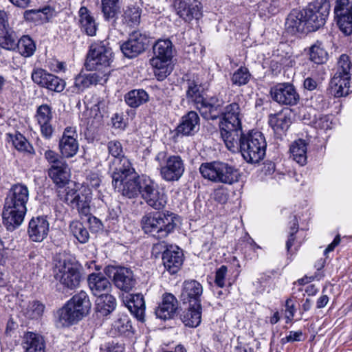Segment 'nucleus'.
<instances>
[{
    "label": "nucleus",
    "instance_id": "4468645a",
    "mask_svg": "<svg viewBox=\"0 0 352 352\" xmlns=\"http://www.w3.org/2000/svg\"><path fill=\"white\" fill-rule=\"evenodd\" d=\"M147 45V36L139 31H135L129 35L128 40L122 44L120 49L124 56L132 58L144 52Z\"/></svg>",
    "mask_w": 352,
    "mask_h": 352
},
{
    "label": "nucleus",
    "instance_id": "72a5a7b5",
    "mask_svg": "<svg viewBox=\"0 0 352 352\" xmlns=\"http://www.w3.org/2000/svg\"><path fill=\"white\" fill-rule=\"evenodd\" d=\"M113 281L118 289L126 292L131 290L135 284L133 272L126 267L116 270L113 275Z\"/></svg>",
    "mask_w": 352,
    "mask_h": 352
},
{
    "label": "nucleus",
    "instance_id": "6e6d98bb",
    "mask_svg": "<svg viewBox=\"0 0 352 352\" xmlns=\"http://www.w3.org/2000/svg\"><path fill=\"white\" fill-rule=\"evenodd\" d=\"M351 63L349 56L342 54L338 61L337 71L340 76L351 77Z\"/></svg>",
    "mask_w": 352,
    "mask_h": 352
},
{
    "label": "nucleus",
    "instance_id": "ddd939ff",
    "mask_svg": "<svg viewBox=\"0 0 352 352\" xmlns=\"http://www.w3.org/2000/svg\"><path fill=\"white\" fill-rule=\"evenodd\" d=\"M270 94L274 101L283 105H295L299 100L295 87L288 82L274 85L271 88Z\"/></svg>",
    "mask_w": 352,
    "mask_h": 352
},
{
    "label": "nucleus",
    "instance_id": "13d9d810",
    "mask_svg": "<svg viewBox=\"0 0 352 352\" xmlns=\"http://www.w3.org/2000/svg\"><path fill=\"white\" fill-rule=\"evenodd\" d=\"M50 12L49 7H45L43 9L28 10L24 12V17L26 20L32 21H38L44 20L47 18L46 15Z\"/></svg>",
    "mask_w": 352,
    "mask_h": 352
},
{
    "label": "nucleus",
    "instance_id": "f8f14e48",
    "mask_svg": "<svg viewBox=\"0 0 352 352\" xmlns=\"http://www.w3.org/2000/svg\"><path fill=\"white\" fill-rule=\"evenodd\" d=\"M335 17L340 30L345 34H352V0H336Z\"/></svg>",
    "mask_w": 352,
    "mask_h": 352
},
{
    "label": "nucleus",
    "instance_id": "79ce46f5",
    "mask_svg": "<svg viewBox=\"0 0 352 352\" xmlns=\"http://www.w3.org/2000/svg\"><path fill=\"white\" fill-rule=\"evenodd\" d=\"M96 306L97 312L101 316H105L116 309V300L109 294H103L97 297Z\"/></svg>",
    "mask_w": 352,
    "mask_h": 352
},
{
    "label": "nucleus",
    "instance_id": "5fc2aeb1",
    "mask_svg": "<svg viewBox=\"0 0 352 352\" xmlns=\"http://www.w3.org/2000/svg\"><path fill=\"white\" fill-rule=\"evenodd\" d=\"M131 329V322L126 315L120 316L112 324V330H114L118 334H124L129 332Z\"/></svg>",
    "mask_w": 352,
    "mask_h": 352
},
{
    "label": "nucleus",
    "instance_id": "7ed1b4c3",
    "mask_svg": "<svg viewBox=\"0 0 352 352\" xmlns=\"http://www.w3.org/2000/svg\"><path fill=\"white\" fill-rule=\"evenodd\" d=\"M221 115L223 120L219 125L221 137L228 150H236L242 131V114L239 104L233 102L226 106Z\"/></svg>",
    "mask_w": 352,
    "mask_h": 352
},
{
    "label": "nucleus",
    "instance_id": "412c9836",
    "mask_svg": "<svg viewBox=\"0 0 352 352\" xmlns=\"http://www.w3.org/2000/svg\"><path fill=\"white\" fill-rule=\"evenodd\" d=\"M26 211L4 204L2 218L7 230L12 231L18 228L23 223Z\"/></svg>",
    "mask_w": 352,
    "mask_h": 352
},
{
    "label": "nucleus",
    "instance_id": "3c124183",
    "mask_svg": "<svg viewBox=\"0 0 352 352\" xmlns=\"http://www.w3.org/2000/svg\"><path fill=\"white\" fill-rule=\"evenodd\" d=\"M120 8L119 0H102V11L106 19L114 18Z\"/></svg>",
    "mask_w": 352,
    "mask_h": 352
},
{
    "label": "nucleus",
    "instance_id": "49530a36",
    "mask_svg": "<svg viewBox=\"0 0 352 352\" xmlns=\"http://www.w3.org/2000/svg\"><path fill=\"white\" fill-rule=\"evenodd\" d=\"M122 21L130 27L138 25L140 22L141 9L135 6H128L124 11Z\"/></svg>",
    "mask_w": 352,
    "mask_h": 352
},
{
    "label": "nucleus",
    "instance_id": "20e7f679",
    "mask_svg": "<svg viewBox=\"0 0 352 352\" xmlns=\"http://www.w3.org/2000/svg\"><path fill=\"white\" fill-rule=\"evenodd\" d=\"M112 184L118 192L128 198H135L141 194L142 183L145 176L140 177L131 164L120 171L113 170Z\"/></svg>",
    "mask_w": 352,
    "mask_h": 352
},
{
    "label": "nucleus",
    "instance_id": "0eeeda50",
    "mask_svg": "<svg viewBox=\"0 0 352 352\" xmlns=\"http://www.w3.org/2000/svg\"><path fill=\"white\" fill-rule=\"evenodd\" d=\"M153 50L154 56L150 64L157 80H163L172 71L169 63L173 56V43L169 39H160L153 45Z\"/></svg>",
    "mask_w": 352,
    "mask_h": 352
},
{
    "label": "nucleus",
    "instance_id": "6e6552de",
    "mask_svg": "<svg viewBox=\"0 0 352 352\" xmlns=\"http://www.w3.org/2000/svg\"><path fill=\"white\" fill-rule=\"evenodd\" d=\"M158 164L161 178L167 182H177L185 172L184 160L179 155H168L165 151H160L155 157Z\"/></svg>",
    "mask_w": 352,
    "mask_h": 352
},
{
    "label": "nucleus",
    "instance_id": "4be33fe9",
    "mask_svg": "<svg viewBox=\"0 0 352 352\" xmlns=\"http://www.w3.org/2000/svg\"><path fill=\"white\" fill-rule=\"evenodd\" d=\"M107 80L106 73L92 72L87 74H79L75 78L73 92L80 93L91 85L102 84Z\"/></svg>",
    "mask_w": 352,
    "mask_h": 352
},
{
    "label": "nucleus",
    "instance_id": "b1692460",
    "mask_svg": "<svg viewBox=\"0 0 352 352\" xmlns=\"http://www.w3.org/2000/svg\"><path fill=\"white\" fill-rule=\"evenodd\" d=\"M268 123L275 134L281 138L288 130L291 123V112L289 110L282 111L269 116Z\"/></svg>",
    "mask_w": 352,
    "mask_h": 352
},
{
    "label": "nucleus",
    "instance_id": "09e8293b",
    "mask_svg": "<svg viewBox=\"0 0 352 352\" xmlns=\"http://www.w3.org/2000/svg\"><path fill=\"white\" fill-rule=\"evenodd\" d=\"M16 47L20 54L24 57L32 56L36 50L35 43L29 36H22L18 41Z\"/></svg>",
    "mask_w": 352,
    "mask_h": 352
},
{
    "label": "nucleus",
    "instance_id": "f03ea898",
    "mask_svg": "<svg viewBox=\"0 0 352 352\" xmlns=\"http://www.w3.org/2000/svg\"><path fill=\"white\" fill-rule=\"evenodd\" d=\"M179 217L170 211L150 212L141 219V227L146 234L157 239H164L173 232Z\"/></svg>",
    "mask_w": 352,
    "mask_h": 352
},
{
    "label": "nucleus",
    "instance_id": "a19ab883",
    "mask_svg": "<svg viewBox=\"0 0 352 352\" xmlns=\"http://www.w3.org/2000/svg\"><path fill=\"white\" fill-rule=\"evenodd\" d=\"M181 320L185 326L189 327H197L201 320V304H190L188 309L183 311L181 315Z\"/></svg>",
    "mask_w": 352,
    "mask_h": 352
},
{
    "label": "nucleus",
    "instance_id": "a878e982",
    "mask_svg": "<svg viewBox=\"0 0 352 352\" xmlns=\"http://www.w3.org/2000/svg\"><path fill=\"white\" fill-rule=\"evenodd\" d=\"M78 23L82 32L89 36L96 35L98 24L91 12L85 6L78 11Z\"/></svg>",
    "mask_w": 352,
    "mask_h": 352
},
{
    "label": "nucleus",
    "instance_id": "9d476101",
    "mask_svg": "<svg viewBox=\"0 0 352 352\" xmlns=\"http://www.w3.org/2000/svg\"><path fill=\"white\" fill-rule=\"evenodd\" d=\"M112 58V52L109 47L102 43L94 44L91 46L89 53L86 60V67L89 70H95L96 72L107 73L108 67Z\"/></svg>",
    "mask_w": 352,
    "mask_h": 352
},
{
    "label": "nucleus",
    "instance_id": "c756f323",
    "mask_svg": "<svg viewBox=\"0 0 352 352\" xmlns=\"http://www.w3.org/2000/svg\"><path fill=\"white\" fill-rule=\"evenodd\" d=\"M89 287L94 296L109 294L111 284L109 279L100 273L91 274L87 278Z\"/></svg>",
    "mask_w": 352,
    "mask_h": 352
},
{
    "label": "nucleus",
    "instance_id": "2f4dec72",
    "mask_svg": "<svg viewBox=\"0 0 352 352\" xmlns=\"http://www.w3.org/2000/svg\"><path fill=\"white\" fill-rule=\"evenodd\" d=\"M162 261L165 269L170 274L178 272L183 263V254L179 248L167 249L162 255Z\"/></svg>",
    "mask_w": 352,
    "mask_h": 352
},
{
    "label": "nucleus",
    "instance_id": "f257e3e1",
    "mask_svg": "<svg viewBox=\"0 0 352 352\" xmlns=\"http://www.w3.org/2000/svg\"><path fill=\"white\" fill-rule=\"evenodd\" d=\"M52 274L56 281L69 289L79 287L82 280L80 264L72 255L65 251L55 254Z\"/></svg>",
    "mask_w": 352,
    "mask_h": 352
},
{
    "label": "nucleus",
    "instance_id": "cd10ccee",
    "mask_svg": "<svg viewBox=\"0 0 352 352\" xmlns=\"http://www.w3.org/2000/svg\"><path fill=\"white\" fill-rule=\"evenodd\" d=\"M199 117L195 111H189L182 116L177 128V133L186 136L193 135L199 129Z\"/></svg>",
    "mask_w": 352,
    "mask_h": 352
},
{
    "label": "nucleus",
    "instance_id": "393cba45",
    "mask_svg": "<svg viewBox=\"0 0 352 352\" xmlns=\"http://www.w3.org/2000/svg\"><path fill=\"white\" fill-rule=\"evenodd\" d=\"M36 120L40 125L41 134L47 139L51 138L53 133L52 126V111L47 104H42L37 108L36 113Z\"/></svg>",
    "mask_w": 352,
    "mask_h": 352
},
{
    "label": "nucleus",
    "instance_id": "ea45409f",
    "mask_svg": "<svg viewBox=\"0 0 352 352\" xmlns=\"http://www.w3.org/2000/svg\"><path fill=\"white\" fill-rule=\"evenodd\" d=\"M22 345L25 352H45L43 337L32 332L24 335Z\"/></svg>",
    "mask_w": 352,
    "mask_h": 352
},
{
    "label": "nucleus",
    "instance_id": "1a4fd4ad",
    "mask_svg": "<svg viewBox=\"0 0 352 352\" xmlns=\"http://www.w3.org/2000/svg\"><path fill=\"white\" fill-rule=\"evenodd\" d=\"M330 9L329 0H316L303 9L308 32H315L325 24Z\"/></svg>",
    "mask_w": 352,
    "mask_h": 352
},
{
    "label": "nucleus",
    "instance_id": "473e14b6",
    "mask_svg": "<svg viewBox=\"0 0 352 352\" xmlns=\"http://www.w3.org/2000/svg\"><path fill=\"white\" fill-rule=\"evenodd\" d=\"M286 26L292 34L309 32L303 10H294L289 14Z\"/></svg>",
    "mask_w": 352,
    "mask_h": 352
},
{
    "label": "nucleus",
    "instance_id": "4c0bfd02",
    "mask_svg": "<svg viewBox=\"0 0 352 352\" xmlns=\"http://www.w3.org/2000/svg\"><path fill=\"white\" fill-rule=\"evenodd\" d=\"M91 201V193L89 189H85L84 191L80 194L76 195L72 204L74 207H76L78 211L79 214L82 217H88L91 214L90 203Z\"/></svg>",
    "mask_w": 352,
    "mask_h": 352
},
{
    "label": "nucleus",
    "instance_id": "9b49d317",
    "mask_svg": "<svg viewBox=\"0 0 352 352\" xmlns=\"http://www.w3.org/2000/svg\"><path fill=\"white\" fill-rule=\"evenodd\" d=\"M141 197L144 201L155 210L163 209L167 204V196L164 191L149 177H145L142 183Z\"/></svg>",
    "mask_w": 352,
    "mask_h": 352
},
{
    "label": "nucleus",
    "instance_id": "052dcab7",
    "mask_svg": "<svg viewBox=\"0 0 352 352\" xmlns=\"http://www.w3.org/2000/svg\"><path fill=\"white\" fill-rule=\"evenodd\" d=\"M12 143L14 147L21 151H25L29 153L33 152V148L28 142L25 138L21 134H17L12 140Z\"/></svg>",
    "mask_w": 352,
    "mask_h": 352
},
{
    "label": "nucleus",
    "instance_id": "c9c22d12",
    "mask_svg": "<svg viewBox=\"0 0 352 352\" xmlns=\"http://www.w3.org/2000/svg\"><path fill=\"white\" fill-rule=\"evenodd\" d=\"M351 77L340 76V73H336L331 80V93L335 97L339 98L347 96L350 90Z\"/></svg>",
    "mask_w": 352,
    "mask_h": 352
},
{
    "label": "nucleus",
    "instance_id": "de8ad7c7",
    "mask_svg": "<svg viewBox=\"0 0 352 352\" xmlns=\"http://www.w3.org/2000/svg\"><path fill=\"white\" fill-rule=\"evenodd\" d=\"M310 60L316 64H323L328 59V54L322 47V43L316 41L309 49Z\"/></svg>",
    "mask_w": 352,
    "mask_h": 352
},
{
    "label": "nucleus",
    "instance_id": "423d86ee",
    "mask_svg": "<svg viewBox=\"0 0 352 352\" xmlns=\"http://www.w3.org/2000/svg\"><path fill=\"white\" fill-rule=\"evenodd\" d=\"M199 173L204 179L209 181L229 185L238 182L240 178L237 168L221 161L202 163Z\"/></svg>",
    "mask_w": 352,
    "mask_h": 352
},
{
    "label": "nucleus",
    "instance_id": "e2e57ef3",
    "mask_svg": "<svg viewBox=\"0 0 352 352\" xmlns=\"http://www.w3.org/2000/svg\"><path fill=\"white\" fill-rule=\"evenodd\" d=\"M44 157L51 166L57 165L65 162L56 152L51 149L45 151Z\"/></svg>",
    "mask_w": 352,
    "mask_h": 352
},
{
    "label": "nucleus",
    "instance_id": "774afa93",
    "mask_svg": "<svg viewBox=\"0 0 352 352\" xmlns=\"http://www.w3.org/2000/svg\"><path fill=\"white\" fill-rule=\"evenodd\" d=\"M296 309L292 299L289 298L285 302V316L286 318V322L289 323L292 322L294 316Z\"/></svg>",
    "mask_w": 352,
    "mask_h": 352
},
{
    "label": "nucleus",
    "instance_id": "4d7b16f0",
    "mask_svg": "<svg viewBox=\"0 0 352 352\" xmlns=\"http://www.w3.org/2000/svg\"><path fill=\"white\" fill-rule=\"evenodd\" d=\"M16 39L12 29L6 30L4 34L0 32V45L6 50H14L16 46Z\"/></svg>",
    "mask_w": 352,
    "mask_h": 352
},
{
    "label": "nucleus",
    "instance_id": "a211bd4d",
    "mask_svg": "<svg viewBox=\"0 0 352 352\" xmlns=\"http://www.w3.org/2000/svg\"><path fill=\"white\" fill-rule=\"evenodd\" d=\"M109 153L113 157L109 164V169L120 171L123 168L129 167L131 165L129 160L125 157L122 145L118 140H111L107 144Z\"/></svg>",
    "mask_w": 352,
    "mask_h": 352
},
{
    "label": "nucleus",
    "instance_id": "c03bdc74",
    "mask_svg": "<svg viewBox=\"0 0 352 352\" xmlns=\"http://www.w3.org/2000/svg\"><path fill=\"white\" fill-rule=\"evenodd\" d=\"M292 156L298 164L304 165L307 162V144L304 140L298 139L290 146Z\"/></svg>",
    "mask_w": 352,
    "mask_h": 352
},
{
    "label": "nucleus",
    "instance_id": "7c9ffc66",
    "mask_svg": "<svg viewBox=\"0 0 352 352\" xmlns=\"http://www.w3.org/2000/svg\"><path fill=\"white\" fill-rule=\"evenodd\" d=\"M178 302L176 298L171 294H165L162 302L155 309L157 318L162 320L171 318L176 312Z\"/></svg>",
    "mask_w": 352,
    "mask_h": 352
},
{
    "label": "nucleus",
    "instance_id": "6ab92c4d",
    "mask_svg": "<svg viewBox=\"0 0 352 352\" xmlns=\"http://www.w3.org/2000/svg\"><path fill=\"white\" fill-rule=\"evenodd\" d=\"M29 199V190L26 186L23 184L14 185L10 190L5 204L27 210L26 204Z\"/></svg>",
    "mask_w": 352,
    "mask_h": 352
},
{
    "label": "nucleus",
    "instance_id": "a18cd8bd",
    "mask_svg": "<svg viewBox=\"0 0 352 352\" xmlns=\"http://www.w3.org/2000/svg\"><path fill=\"white\" fill-rule=\"evenodd\" d=\"M148 94L144 89H133L124 96L126 103L132 108H137L148 100Z\"/></svg>",
    "mask_w": 352,
    "mask_h": 352
},
{
    "label": "nucleus",
    "instance_id": "8fccbe9b",
    "mask_svg": "<svg viewBox=\"0 0 352 352\" xmlns=\"http://www.w3.org/2000/svg\"><path fill=\"white\" fill-rule=\"evenodd\" d=\"M69 230L72 234L80 243H85L89 239L87 230L82 223L78 221H73L69 225Z\"/></svg>",
    "mask_w": 352,
    "mask_h": 352
},
{
    "label": "nucleus",
    "instance_id": "2eb2a0df",
    "mask_svg": "<svg viewBox=\"0 0 352 352\" xmlns=\"http://www.w3.org/2000/svg\"><path fill=\"white\" fill-rule=\"evenodd\" d=\"M173 5L177 15L185 21L199 19L202 16L201 4L197 0H175Z\"/></svg>",
    "mask_w": 352,
    "mask_h": 352
},
{
    "label": "nucleus",
    "instance_id": "bb28decb",
    "mask_svg": "<svg viewBox=\"0 0 352 352\" xmlns=\"http://www.w3.org/2000/svg\"><path fill=\"white\" fill-rule=\"evenodd\" d=\"M123 302L130 312L140 321H144L145 313V302L140 294H127L123 296Z\"/></svg>",
    "mask_w": 352,
    "mask_h": 352
},
{
    "label": "nucleus",
    "instance_id": "dca6fc26",
    "mask_svg": "<svg viewBox=\"0 0 352 352\" xmlns=\"http://www.w3.org/2000/svg\"><path fill=\"white\" fill-rule=\"evenodd\" d=\"M224 103L222 98L214 96L204 98L197 109L204 119L216 120L221 115Z\"/></svg>",
    "mask_w": 352,
    "mask_h": 352
},
{
    "label": "nucleus",
    "instance_id": "69168bd1",
    "mask_svg": "<svg viewBox=\"0 0 352 352\" xmlns=\"http://www.w3.org/2000/svg\"><path fill=\"white\" fill-rule=\"evenodd\" d=\"M227 272L228 269L225 265H222L216 272L214 283L219 287H223L225 285V279Z\"/></svg>",
    "mask_w": 352,
    "mask_h": 352
},
{
    "label": "nucleus",
    "instance_id": "58836bf2",
    "mask_svg": "<svg viewBox=\"0 0 352 352\" xmlns=\"http://www.w3.org/2000/svg\"><path fill=\"white\" fill-rule=\"evenodd\" d=\"M78 311L73 309L72 306L67 302L58 311V322L62 327H68L76 323L84 317Z\"/></svg>",
    "mask_w": 352,
    "mask_h": 352
},
{
    "label": "nucleus",
    "instance_id": "f3484780",
    "mask_svg": "<svg viewBox=\"0 0 352 352\" xmlns=\"http://www.w3.org/2000/svg\"><path fill=\"white\" fill-rule=\"evenodd\" d=\"M77 138L78 134L75 128H65L58 144L59 151L63 157L70 158L77 153L79 147Z\"/></svg>",
    "mask_w": 352,
    "mask_h": 352
},
{
    "label": "nucleus",
    "instance_id": "aec40b11",
    "mask_svg": "<svg viewBox=\"0 0 352 352\" xmlns=\"http://www.w3.org/2000/svg\"><path fill=\"white\" fill-rule=\"evenodd\" d=\"M203 293L202 285L195 280H188L183 283L181 299L184 303L201 304Z\"/></svg>",
    "mask_w": 352,
    "mask_h": 352
},
{
    "label": "nucleus",
    "instance_id": "bf43d9fd",
    "mask_svg": "<svg viewBox=\"0 0 352 352\" xmlns=\"http://www.w3.org/2000/svg\"><path fill=\"white\" fill-rule=\"evenodd\" d=\"M52 74L47 73L45 70L41 68L34 69L32 73V80L42 87H45L47 85L48 81V77Z\"/></svg>",
    "mask_w": 352,
    "mask_h": 352
},
{
    "label": "nucleus",
    "instance_id": "5701e85b",
    "mask_svg": "<svg viewBox=\"0 0 352 352\" xmlns=\"http://www.w3.org/2000/svg\"><path fill=\"white\" fill-rule=\"evenodd\" d=\"M50 230V223L45 217L32 218L28 227V234L33 241L41 242L47 236Z\"/></svg>",
    "mask_w": 352,
    "mask_h": 352
},
{
    "label": "nucleus",
    "instance_id": "338daca9",
    "mask_svg": "<svg viewBox=\"0 0 352 352\" xmlns=\"http://www.w3.org/2000/svg\"><path fill=\"white\" fill-rule=\"evenodd\" d=\"M302 331H291L289 334L281 338L280 343L285 344L287 342H300L302 340Z\"/></svg>",
    "mask_w": 352,
    "mask_h": 352
},
{
    "label": "nucleus",
    "instance_id": "39448f33",
    "mask_svg": "<svg viewBox=\"0 0 352 352\" xmlns=\"http://www.w3.org/2000/svg\"><path fill=\"white\" fill-rule=\"evenodd\" d=\"M237 144V148L230 151L235 153L240 151L247 162H258L265 155L267 144L265 137L261 132L252 131L245 135L241 131Z\"/></svg>",
    "mask_w": 352,
    "mask_h": 352
},
{
    "label": "nucleus",
    "instance_id": "37998d69",
    "mask_svg": "<svg viewBox=\"0 0 352 352\" xmlns=\"http://www.w3.org/2000/svg\"><path fill=\"white\" fill-rule=\"evenodd\" d=\"M73 309L79 310L78 312L85 316L91 308V302L87 294L80 291L75 294L68 302Z\"/></svg>",
    "mask_w": 352,
    "mask_h": 352
},
{
    "label": "nucleus",
    "instance_id": "e433bc0d",
    "mask_svg": "<svg viewBox=\"0 0 352 352\" xmlns=\"http://www.w3.org/2000/svg\"><path fill=\"white\" fill-rule=\"evenodd\" d=\"M186 96L188 102L197 107L204 98L201 89V82L198 79H188L186 82Z\"/></svg>",
    "mask_w": 352,
    "mask_h": 352
},
{
    "label": "nucleus",
    "instance_id": "680f3d73",
    "mask_svg": "<svg viewBox=\"0 0 352 352\" xmlns=\"http://www.w3.org/2000/svg\"><path fill=\"white\" fill-rule=\"evenodd\" d=\"M65 82L63 80L52 74L50 76L48 77V81L45 88H47L50 91L61 92L65 89Z\"/></svg>",
    "mask_w": 352,
    "mask_h": 352
},
{
    "label": "nucleus",
    "instance_id": "f704fd0d",
    "mask_svg": "<svg viewBox=\"0 0 352 352\" xmlns=\"http://www.w3.org/2000/svg\"><path fill=\"white\" fill-rule=\"evenodd\" d=\"M80 120L89 130L98 129L102 123V115L100 111L99 104H95L91 108L86 109L80 116Z\"/></svg>",
    "mask_w": 352,
    "mask_h": 352
},
{
    "label": "nucleus",
    "instance_id": "c85d7f7f",
    "mask_svg": "<svg viewBox=\"0 0 352 352\" xmlns=\"http://www.w3.org/2000/svg\"><path fill=\"white\" fill-rule=\"evenodd\" d=\"M48 176L57 186L63 187L70 180V168L65 161L57 165L50 166Z\"/></svg>",
    "mask_w": 352,
    "mask_h": 352
},
{
    "label": "nucleus",
    "instance_id": "0e129e2a",
    "mask_svg": "<svg viewBox=\"0 0 352 352\" xmlns=\"http://www.w3.org/2000/svg\"><path fill=\"white\" fill-rule=\"evenodd\" d=\"M292 225L290 226V233L288 240L286 243V248L288 252L290 251V249L293 245V243L295 240L294 234L298 230V223L296 218L294 217L292 221L291 222Z\"/></svg>",
    "mask_w": 352,
    "mask_h": 352
},
{
    "label": "nucleus",
    "instance_id": "864d4df0",
    "mask_svg": "<svg viewBox=\"0 0 352 352\" xmlns=\"http://www.w3.org/2000/svg\"><path fill=\"white\" fill-rule=\"evenodd\" d=\"M251 77V74L247 67H241L236 70L232 77L231 81L233 85L242 86L246 85Z\"/></svg>",
    "mask_w": 352,
    "mask_h": 352
},
{
    "label": "nucleus",
    "instance_id": "603ef678",
    "mask_svg": "<svg viewBox=\"0 0 352 352\" xmlns=\"http://www.w3.org/2000/svg\"><path fill=\"white\" fill-rule=\"evenodd\" d=\"M45 306L37 300L30 302L24 311L25 316L30 319H38L44 312Z\"/></svg>",
    "mask_w": 352,
    "mask_h": 352
}]
</instances>
